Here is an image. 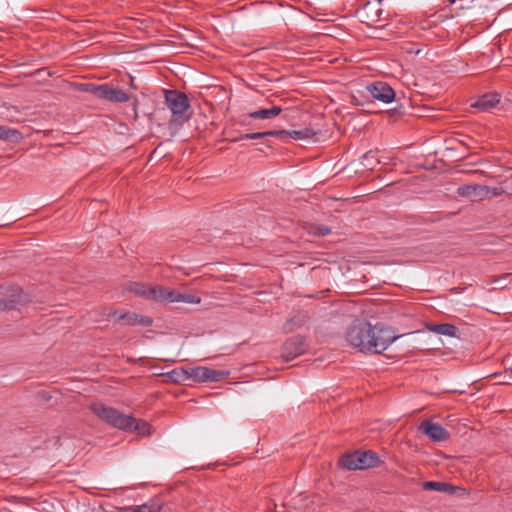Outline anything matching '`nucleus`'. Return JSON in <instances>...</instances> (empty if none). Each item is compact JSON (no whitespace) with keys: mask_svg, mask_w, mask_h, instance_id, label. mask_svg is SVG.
<instances>
[{"mask_svg":"<svg viewBox=\"0 0 512 512\" xmlns=\"http://www.w3.org/2000/svg\"><path fill=\"white\" fill-rule=\"evenodd\" d=\"M398 335L382 325H371L366 320H354L346 331L347 343L362 353L381 354L385 351L396 339Z\"/></svg>","mask_w":512,"mask_h":512,"instance_id":"nucleus-1","label":"nucleus"},{"mask_svg":"<svg viewBox=\"0 0 512 512\" xmlns=\"http://www.w3.org/2000/svg\"><path fill=\"white\" fill-rule=\"evenodd\" d=\"M130 290L136 295L155 301L184 302L199 304L201 299L193 294H182L163 286H149L142 283H132Z\"/></svg>","mask_w":512,"mask_h":512,"instance_id":"nucleus-2","label":"nucleus"},{"mask_svg":"<svg viewBox=\"0 0 512 512\" xmlns=\"http://www.w3.org/2000/svg\"><path fill=\"white\" fill-rule=\"evenodd\" d=\"M164 104L171 112L170 127H180L192 117L189 99L183 92L164 90Z\"/></svg>","mask_w":512,"mask_h":512,"instance_id":"nucleus-3","label":"nucleus"},{"mask_svg":"<svg viewBox=\"0 0 512 512\" xmlns=\"http://www.w3.org/2000/svg\"><path fill=\"white\" fill-rule=\"evenodd\" d=\"M91 411L99 419L118 429L125 430V428H130L134 422L133 417L123 414L117 409L108 407L102 403L92 404Z\"/></svg>","mask_w":512,"mask_h":512,"instance_id":"nucleus-4","label":"nucleus"},{"mask_svg":"<svg viewBox=\"0 0 512 512\" xmlns=\"http://www.w3.org/2000/svg\"><path fill=\"white\" fill-rule=\"evenodd\" d=\"M379 462V457L376 453L368 452H354L342 456L339 460L341 467L347 470L366 469L374 467Z\"/></svg>","mask_w":512,"mask_h":512,"instance_id":"nucleus-5","label":"nucleus"},{"mask_svg":"<svg viewBox=\"0 0 512 512\" xmlns=\"http://www.w3.org/2000/svg\"><path fill=\"white\" fill-rule=\"evenodd\" d=\"M228 375V371L215 370L203 366L189 368L190 380L194 382H219L226 379Z\"/></svg>","mask_w":512,"mask_h":512,"instance_id":"nucleus-6","label":"nucleus"},{"mask_svg":"<svg viewBox=\"0 0 512 512\" xmlns=\"http://www.w3.org/2000/svg\"><path fill=\"white\" fill-rule=\"evenodd\" d=\"M307 349L305 338L302 336H293L283 345L282 357L285 362H289L303 354Z\"/></svg>","mask_w":512,"mask_h":512,"instance_id":"nucleus-7","label":"nucleus"},{"mask_svg":"<svg viewBox=\"0 0 512 512\" xmlns=\"http://www.w3.org/2000/svg\"><path fill=\"white\" fill-rule=\"evenodd\" d=\"M366 88L374 99L383 103L388 104L395 99V91L386 82L376 81L369 84Z\"/></svg>","mask_w":512,"mask_h":512,"instance_id":"nucleus-8","label":"nucleus"},{"mask_svg":"<svg viewBox=\"0 0 512 512\" xmlns=\"http://www.w3.org/2000/svg\"><path fill=\"white\" fill-rule=\"evenodd\" d=\"M419 431L436 442H442L449 439V432L440 424L430 420H424L419 425Z\"/></svg>","mask_w":512,"mask_h":512,"instance_id":"nucleus-9","label":"nucleus"},{"mask_svg":"<svg viewBox=\"0 0 512 512\" xmlns=\"http://www.w3.org/2000/svg\"><path fill=\"white\" fill-rule=\"evenodd\" d=\"M457 194L472 201H480L489 198V186L479 184L463 185L457 188Z\"/></svg>","mask_w":512,"mask_h":512,"instance_id":"nucleus-10","label":"nucleus"},{"mask_svg":"<svg viewBox=\"0 0 512 512\" xmlns=\"http://www.w3.org/2000/svg\"><path fill=\"white\" fill-rule=\"evenodd\" d=\"M501 100V95L495 91L488 92L480 96L471 107L478 109L481 112H489L495 108Z\"/></svg>","mask_w":512,"mask_h":512,"instance_id":"nucleus-11","label":"nucleus"},{"mask_svg":"<svg viewBox=\"0 0 512 512\" xmlns=\"http://www.w3.org/2000/svg\"><path fill=\"white\" fill-rule=\"evenodd\" d=\"M422 487L424 490H428V491L433 490V491L448 493V494H453L455 492V490L457 489V487H455L449 483L438 482V481H426L422 484Z\"/></svg>","mask_w":512,"mask_h":512,"instance_id":"nucleus-12","label":"nucleus"},{"mask_svg":"<svg viewBox=\"0 0 512 512\" xmlns=\"http://www.w3.org/2000/svg\"><path fill=\"white\" fill-rule=\"evenodd\" d=\"M282 109L279 106H272L271 108H263L250 112L248 116L253 119H272L281 113Z\"/></svg>","mask_w":512,"mask_h":512,"instance_id":"nucleus-13","label":"nucleus"},{"mask_svg":"<svg viewBox=\"0 0 512 512\" xmlns=\"http://www.w3.org/2000/svg\"><path fill=\"white\" fill-rule=\"evenodd\" d=\"M428 330L439 335L455 337L458 332V328L452 324L444 323V324H432L429 325Z\"/></svg>","mask_w":512,"mask_h":512,"instance_id":"nucleus-14","label":"nucleus"},{"mask_svg":"<svg viewBox=\"0 0 512 512\" xmlns=\"http://www.w3.org/2000/svg\"><path fill=\"white\" fill-rule=\"evenodd\" d=\"M23 302L21 294H12L8 298H0V311L16 309Z\"/></svg>","mask_w":512,"mask_h":512,"instance_id":"nucleus-15","label":"nucleus"},{"mask_svg":"<svg viewBox=\"0 0 512 512\" xmlns=\"http://www.w3.org/2000/svg\"><path fill=\"white\" fill-rule=\"evenodd\" d=\"M316 133L311 128H303L299 130H286L284 137H289L294 140H303L313 137Z\"/></svg>","mask_w":512,"mask_h":512,"instance_id":"nucleus-16","label":"nucleus"},{"mask_svg":"<svg viewBox=\"0 0 512 512\" xmlns=\"http://www.w3.org/2000/svg\"><path fill=\"white\" fill-rule=\"evenodd\" d=\"M167 377L174 383H182L190 380L189 368H177L168 372Z\"/></svg>","mask_w":512,"mask_h":512,"instance_id":"nucleus-17","label":"nucleus"},{"mask_svg":"<svg viewBox=\"0 0 512 512\" xmlns=\"http://www.w3.org/2000/svg\"><path fill=\"white\" fill-rule=\"evenodd\" d=\"M111 91H112V86H110L108 84L93 86L91 89V92L94 94V96H96L97 98H100V99L107 100V101H110Z\"/></svg>","mask_w":512,"mask_h":512,"instance_id":"nucleus-18","label":"nucleus"},{"mask_svg":"<svg viewBox=\"0 0 512 512\" xmlns=\"http://www.w3.org/2000/svg\"><path fill=\"white\" fill-rule=\"evenodd\" d=\"M126 431H137L141 435H150L151 426L149 423L143 420H137L134 418V422L130 428H125Z\"/></svg>","mask_w":512,"mask_h":512,"instance_id":"nucleus-19","label":"nucleus"},{"mask_svg":"<svg viewBox=\"0 0 512 512\" xmlns=\"http://www.w3.org/2000/svg\"><path fill=\"white\" fill-rule=\"evenodd\" d=\"M20 136L19 131L0 125V140L16 141Z\"/></svg>","mask_w":512,"mask_h":512,"instance_id":"nucleus-20","label":"nucleus"},{"mask_svg":"<svg viewBox=\"0 0 512 512\" xmlns=\"http://www.w3.org/2000/svg\"><path fill=\"white\" fill-rule=\"evenodd\" d=\"M129 99H130V96L125 91H123L119 88L112 87L111 98H110L111 102L125 103V102H128Z\"/></svg>","mask_w":512,"mask_h":512,"instance_id":"nucleus-21","label":"nucleus"},{"mask_svg":"<svg viewBox=\"0 0 512 512\" xmlns=\"http://www.w3.org/2000/svg\"><path fill=\"white\" fill-rule=\"evenodd\" d=\"M135 512H160L161 506L158 503H146L139 506H134Z\"/></svg>","mask_w":512,"mask_h":512,"instance_id":"nucleus-22","label":"nucleus"},{"mask_svg":"<svg viewBox=\"0 0 512 512\" xmlns=\"http://www.w3.org/2000/svg\"><path fill=\"white\" fill-rule=\"evenodd\" d=\"M137 319H138V314L130 313V312L121 313L118 316L119 321H124L127 325H131V326L137 325Z\"/></svg>","mask_w":512,"mask_h":512,"instance_id":"nucleus-23","label":"nucleus"},{"mask_svg":"<svg viewBox=\"0 0 512 512\" xmlns=\"http://www.w3.org/2000/svg\"><path fill=\"white\" fill-rule=\"evenodd\" d=\"M313 233L319 236H326L331 233V229L325 225H318L314 228Z\"/></svg>","mask_w":512,"mask_h":512,"instance_id":"nucleus-24","label":"nucleus"},{"mask_svg":"<svg viewBox=\"0 0 512 512\" xmlns=\"http://www.w3.org/2000/svg\"><path fill=\"white\" fill-rule=\"evenodd\" d=\"M264 134L262 132H255V133H247L241 136V140H256V139H263Z\"/></svg>","mask_w":512,"mask_h":512,"instance_id":"nucleus-25","label":"nucleus"},{"mask_svg":"<svg viewBox=\"0 0 512 512\" xmlns=\"http://www.w3.org/2000/svg\"><path fill=\"white\" fill-rule=\"evenodd\" d=\"M153 323L152 319L150 317L142 316L138 314L137 319V325L143 326V327H149Z\"/></svg>","mask_w":512,"mask_h":512,"instance_id":"nucleus-26","label":"nucleus"},{"mask_svg":"<svg viewBox=\"0 0 512 512\" xmlns=\"http://www.w3.org/2000/svg\"><path fill=\"white\" fill-rule=\"evenodd\" d=\"M262 133L264 134V138L268 136L284 137L286 130H270Z\"/></svg>","mask_w":512,"mask_h":512,"instance_id":"nucleus-27","label":"nucleus"},{"mask_svg":"<svg viewBox=\"0 0 512 512\" xmlns=\"http://www.w3.org/2000/svg\"><path fill=\"white\" fill-rule=\"evenodd\" d=\"M503 193V190L498 187H489V198L499 196Z\"/></svg>","mask_w":512,"mask_h":512,"instance_id":"nucleus-28","label":"nucleus"},{"mask_svg":"<svg viewBox=\"0 0 512 512\" xmlns=\"http://www.w3.org/2000/svg\"><path fill=\"white\" fill-rule=\"evenodd\" d=\"M293 321H294V318H292L289 321H287V323L285 324V329L286 330L291 331V330L294 329Z\"/></svg>","mask_w":512,"mask_h":512,"instance_id":"nucleus-29","label":"nucleus"},{"mask_svg":"<svg viewBox=\"0 0 512 512\" xmlns=\"http://www.w3.org/2000/svg\"><path fill=\"white\" fill-rule=\"evenodd\" d=\"M117 512H135L134 506L120 508Z\"/></svg>","mask_w":512,"mask_h":512,"instance_id":"nucleus-30","label":"nucleus"},{"mask_svg":"<svg viewBox=\"0 0 512 512\" xmlns=\"http://www.w3.org/2000/svg\"><path fill=\"white\" fill-rule=\"evenodd\" d=\"M305 316L302 315L301 318L298 319L297 325H301L304 322Z\"/></svg>","mask_w":512,"mask_h":512,"instance_id":"nucleus-31","label":"nucleus"},{"mask_svg":"<svg viewBox=\"0 0 512 512\" xmlns=\"http://www.w3.org/2000/svg\"><path fill=\"white\" fill-rule=\"evenodd\" d=\"M504 380L501 381V383L508 384L507 381H509V377L507 376V373L504 375Z\"/></svg>","mask_w":512,"mask_h":512,"instance_id":"nucleus-32","label":"nucleus"},{"mask_svg":"<svg viewBox=\"0 0 512 512\" xmlns=\"http://www.w3.org/2000/svg\"><path fill=\"white\" fill-rule=\"evenodd\" d=\"M107 315L108 316H110V315H117V311L116 310H110Z\"/></svg>","mask_w":512,"mask_h":512,"instance_id":"nucleus-33","label":"nucleus"},{"mask_svg":"<svg viewBox=\"0 0 512 512\" xmlns=\"http://www.w3.org/2000/svg\"><path fill=\"white\" fill-rule=\"evenodd\" d=\"M13 512H26L25 509L22 510H14Z\"/></svg>","mask_w":512,"mask_h":512,"instance_id":"nucleus-34","label":"nucleus"},{"mask_svg":"<svg viewBox=\"0 0 512 512\" xmlns=\"http://www.w3.org/2000/svg\"><path fill=\"white\" fill-rule=\"evenodd\" d=\"M450 4H454L456 0H448Z\"/></svg>","mask_w":512,"mask_h":512,"instance_id":"nucleus-35","label":"nucleus"},{"mask_svg":"<svg viewBox=\"0 0 512 512\" xmlns=\"http://www.w3.org/2000/svg\"><path fill=\"white\" fill-rule=\"evenodd\" d=\"M14 502H15V503H18V502H19V503H20L21 501H20V500H18L17 498H14Z\"/></svg>","mask_w":512,"mask_h":512,"instance_id":"nucleus-36","label":"nucleus"}]
</instances>
